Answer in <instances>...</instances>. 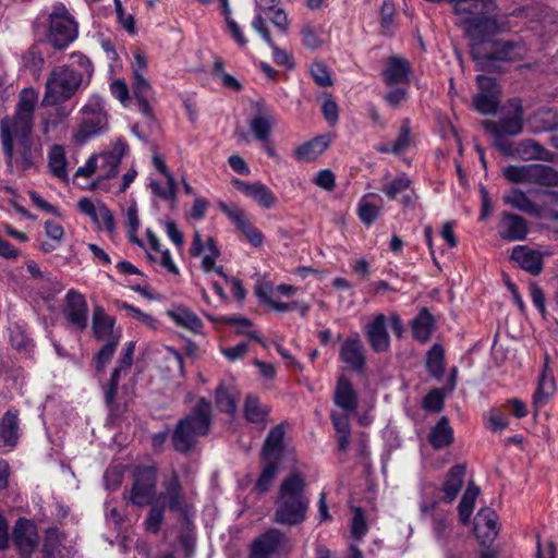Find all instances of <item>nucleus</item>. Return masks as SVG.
<instances>
[{
	"label": "nucleus",
	"mask_w": 558,
	"mask_h": 558,
	"mask_svg": "<svg viewBox=\"0 0 558 558\" xmlns=\"http://www.w3.org/2000/svg\"><path fill=\"white\" fill-rule=\"evenodd\" d=\"M37 101L38 93L33 88H24L19 95L14 113L0 120V142L9 167L15 165L27 170L41 156V149L32 137Z\"/></svg>",
	"instance_id": "f257e3e1"
},
{
	"label": "nucleus",
	"mask_w": 558,
	"mask_h": 558,
	"mask_svg": "<svg viewBox=\"0 0 558 558\" xmlns=\"http://www.w3.org/2000/svg\"><path fill=\"white\" fill-rule=\"evenodd\" d=\"M495 0H457L453 11L466 37L483 41L506 29V23L497 20Z\"/></svg>",
	"instance_id": "f03ea898"
},
{
	"label": "nucleus",
	"mask_w": 558,
	"mask_h": 558,
	"mask_svg": "<svg viewBox=\"0 0 558 558\" xmlns=\"http://www.w3.org/2000/svg\"><path fill=\"white\" fill-rule=\"evenodd\" d=\"M274 521L282 525H298L305 521L310 508L305 475L293 470L278 489Z\"/></svg>",
	"instance_id": "7ed1b4c3"
},
{
	"label": "nucleus",
	"mask_w": 558,
	"mask_h": 558,
	"mask_svg": "<svg viewBox=\"0 0 558 558\" xmlns=\"http://www.w3.org/2000/svg\"><path fill=\"white\" fill-rule=\"evenodd\" d=\"M505 179L513 184L537 185L545 190L537 191L547 198L548 204L558 205V170L544 163L510 165L502 170Z\"/></svg>",
	"instance_id": "20e7f679"
},
{
	"label": "nucleus",
	"mask_w": 558,
	"mask_h": 558,
	"mask_svg": "<svg viewBox=\"0 0 558 558\" xmlns=\"http://www.w3.org/2000/svg\"><path fill=\"white\" fill-rule=\"evenodd\" d=\"M211 422V404L201 398L190 414L180 420L172 434L173 447L177 451L187 452L197 439L206 436Z\"/></svg>",
	"instance_id": "39448f33"
},
{
	"label": "nucleus",
	"mask_w": 558,
	"mask_h": 558,
	"mask_svg": "<svg viewBox=\"0 0 558 558\" xmlns=\"http://www.w3.org/2000/svg\"><path fill=\"white\" fill-rule=\"evenodd\" d=\"M527 49L520 40L474 41L471 54L478 70H489L497 61L512 62L525 58Z\"/></svg>",
	"instance_id": "423d86ee"
},
{
	"label": "nucleus",
	"mask_w": 558,
	"mask_h": 558,
	"mask_svg": "<svg viewBox=\"0 0 558 558\" xmlns=\"http://www.w3.org/2000/svg\"><path fill=\"white\" fill-rule=\"evenodd\" d=\"M523 114L521 101L512 99L501 109L498 120L482 122L484 130L492 136L493 146L500 153L504 146L512 144L508 137H515L523 132Z\"/></svg>",
	"instance_id": "0eeeda50"
},
{
	"label": "nucleus",
	"mask_w": 558,
	"mask_h": 558,
	"mask_svg": "<svg viewBox=\"0 0 558 558\" xmlns=\"http://www.w3.org/2000/svg\"><path fill=\"white\" fill-rule=\"evenodd\" d=\"M82 81V73L68 65L54 68L46 82L41 106H57L69 100L77 92Z\"/></svg>",
	"instance_id": "6e6552de"
},
{
	"label": "nucleus",
	"mask_w": 558,
	"mask_h": 558,
	"mask_svg": "<svg viewBox=\"0 0 558 558\" xmlns=\"http://www.w3.org/2000/svg\"><path fill=\"white\" fill-rule=\"evenodd\" d=\"M388 323L393 333L401 337L403 325L398 314L393 313L387 318L384 314H377L365 326V336L369 347L376 353L388 351L390 347V337L387 330Z\"/></svg>",
	"instance_id": "1a4fd4ad"
},
{
	"label": "nucleus",
	"mask_w": 558,
	"mask_h": 558,
	"mask_svg": "<svg viewBox=\"0 0 558 558\" xmlns=\"http://www.w3.org/2000/svg\"><path fill=\"white\" fill-rule=\"evenodd\" d=\"M83 111L87 117L78 125L73 136L74 141L80 144L102 134L108 128L107 113L102 100L99 97L93 98L89 104L84 107Z\"/></svg>",
	"instance_id": "9d476101"
},
{
	"label": "nucleus",
	"mask_w": 558,
	"mask_h": 558,
	"mask_svg": "<svg viewBox=\"0 0 558 558\" xmlns=\"http://www.w3.org/2000/svg\"><path fill=\"white\" fill-rule=\"evenodd\" d=\"M48 40L57 49H63L77 37V24L65 8L56 9L50 14Z\"/></svg>",
	"instance_id": "9b49d317"
},
{
	"label": "nucleus",
	"mask_w": 558,
	"mask_h": 558,
	"mask_svg": "<svg viewBox=\"0 0 558 558\" xmlns=\"http://www.w3.org/2000/svg\"><path fill=\"white\" fill-rule=\"evenodd\" d=\"M157 469L154 465L137 466L134 472V483L131 501L137 506L151 502L156 495Z\"/></svg>",
	"instance_id": "f8f14e48"
},
{
	"label": "nucleus",
	"mask_w": 558,
	"mask_h": 558,
	"mask_svg": "<svg viewBox=\"0 0 558 558\" xmlns=\"http://www.w3.org/2000/svg\"><path fill=\"white\" fill-rule=\"evenodd\" d=\"M502 148L501 154L504 156L518 158L523 161L554 162L555 160L553 151L532 138H525L518 143L512 142L511 145L504 146Z\"/></svg>",
	"instance_id": "ddd939ff"
},
{
	"label": "nucleus",
	"mask_w": 558,
	"mask_h": 558,
	"mask_svg": "<svg viewBox=\"0 0 558 558\" xmlns=\"http://www.w3.org/2000/svg\"><path fill=\"white\" fill-rule=\"evenodd\" d=\"M12 542L22 558H31L39 542L37 525L29 519L19 518L12 530Z\"/></svg>",
	"instance_id": "4468645a"
},
{
	"label": "nucleus",
	"mask_w": 558,
	"mask_h": 558,
	"mask_svg": "<svg viewBox=\"0 0 558 558\" xmlns=\"http://www.w3.org/2000/svg\"><path fill=\"white\" fill-rule=\"evenodd\" d=\"M218 207L253 246L258 247L263 244V233L248 220L243 209L236 205H228L223 202H219Z\"/></svg>",
	"instance_id": "2eb2a0df"
},
{
	"label": "nucleus",
	"mask_w": 558,
	"mask_h": 558,
	"mask_svg": "<svg viewBox=\"0 0 558 558\" xmlns=\"http://www.w3.org/2000/svg\"><path fill=\"white\" fill-rule=\"evenodd\" d=\"M62 313L68 323L77 330H84L88 322V306L85 296L76 290H70L63 303Z\"/></svg>",
	"instance_id": "dca6fc26"
},
{
	"label": "nucleus",
	"mask_w": 558,
	"mask_h": 558,
	"mask_svg": "<svg viewBox=\"0 0 558 558\" xmlns=\"http://www.w3.org/2000/svg\"><path fill=\"white\" fill-rule=\"evenodd\" d=\"M476 82L478 85V94L473 99L474 108L483 113H494L499 105V89L494 78L477 75Z\"/></svg>",
	"instance_id": "f3484780"
},
{
	"label": "nucleus",
	"mask_w": 558,
	"mask_h": 558,
	"mask_svg": "<svg viewBox=\"0 0 558 558\" xmlns=\"http://www.w3.org/2000/svg\"><path fill=\"white\" fill-rule=\"evenodd\" d=\"M43 558H75L74 544L57 529L46 532L43 544Z\"/></svg>",
	"instance_id": "a211bd4d"
},
{
	"label": "nucleus",
	"mask_w": 558,
	"mask_h": 558,
	"mask_svg": "<svg viewBox=\"0 0 558 558\" xmlns=\"http://www.w3.org/2000/svg\"><path fill=\"white\" fill-rule=\"evenodd\" d=\"M286 543L287 537L281 531L270 529L253 542L250 558H270L274 554L278 553Z\"/></svg>",
	"instance_id": "6ab92c4d"
},
{
	"label": "nucleus",
	"mask_w": 558,
	"mask_h": 558,
	"mask_svg": "<svg viewBox=\"0 0 558 558\" xmlns=\"http://www.w3.org/2000/svg\"><path fill=\"white\" fill-rule=\"evenodd\" d=\"M497 230L499 236L504 240L510 242L523 241L529 233V225L522 216L502 211Z\"/></svg>",
	"instance_id": "aec40b11"
},
{
	"label": "nucleus",
	"mask_w": 558,
	"mask_h": 558,
	"mask_svg": "<svg viewBox=\"0 0 558 558\" xmlns=\"http://www.w3.org/2000/svg\"><path fill=\"white\" fill-rule=\"evenodd\" d=\"M339 357L353 372L362 373L365 366V349L357 336L347 338L340 347Z\"/></svg>",
	"instance_id": "412c9836"
},
{
	"label": "nucleus",
	"mask_w": 558,
	"mask_h": 558,
	"mask_svg": "<svg viewBox=\"0 0 558 558\" xmlns=\"http://www.w3.org/2000/svg\"><path fill=\"white\" fill-rule=\"evenodd\" d=\"M232 183L238 191L263 208L269 209L277 204L276 195L260 182L248 183L236 179Z\"/></svg>",
	"instance_id": "4be33fe9"
},
{
	"label": "nucleus",
	"mask_w": 558,
	"mask_h": 558,
	"mask_svg": "<svg viewBox=\"0 0 558 558\" xmlns=\"http://www.w3.org/2000/svg\"><path fill=\"white\" fill-rule=\"evenodd\" d=\"M544 255L526 245H517L512 248L511 259L523 270L537 276L543 270Z\"/></svg>",
	"instance_id": "5701e85b"
},
{
	"label": "nucleus",
	"mask_w": 558,
	"mask_h": 558,
	"mask_svg": "<svg viewBox=\"0 0 558 558\" xmlns=\"http://www.w3.org/2000/svg\"><path fill=\"white\" fill-rule=\"evenodd\" d=\"M497 514L490 508L482 509L475 517L474 533L482 545L492 543L498 535Z\"/></svg>",
	"instance_id": "b1692460"
},
{
	"label": "nucleus",
	"mask_w": 558,
	"mask_h": 558,
	"mask_svg": "<svg viewBox=\"0 0 558 558\" xmlns=\"http://www.w3.org/2000/svg\"><path fill=\"white\" fill-rule=\"evenodd\" d=\"M335 404L347 413H355L359 407V396L349 378L341 375L338 377L335 392Z\"/></svg>",
	"instance_id": "393cba45"
},
{
	"label": "nucleus",
	"mask_w": 558,
	"mask_h": 558,
	"mask_svg": "<svg viewBox=\"0 0 558 558\" xmlns=\"http://www.w3.org/2000/svg\"><path fill=\"white\" fill-rule=\"evenodd\" d=\"M502 201L506 205H509L510 207L527 214L534 218L543 217V206L534 203L527 196V194L519 187H511L509 191H507L502 196Z\"/></svg>",
	"instance_id": "a878e982"
},
{
	"label": "nucleus",
	"mask_w": 558,
	"mask_h": 558,
	"mask_svg": "<svg viewBox=\"0 0 558 558\" xmlns=\"http://www.w3.org/2000/svg\"><path fill=\"white\" fill-rule=\"evenodd\" d=\"M160 498L167 500L168 507L172 511H179L183 514L187 513V506L184 501V493L175 472L168 480L162 482V492Z\"/></svg>",
	"instance_id": "bb28decb"
},
{
	"label": "nucleus",
	"mask_w": 558,
	"mask_h": 558,
	"mask_svg": "<svg viewBox=\"0 0 558 558\" xmlns=\"http://www.w3.org/2000/svg\"><path fill=\"white\" fill-rule=\"evenodd\" d=\"M128 145L122 140H117L108 150L100 154L102 160L100 168L104 171L102 178L109 179L118 174L119 165L126 151Z\"/></svg>",
	"instance_id": "cd10ccee"
},
{
	"label": "nucleus",
	"mask_w": 558,
	"mask_h": 558,
	"mask_svg": "<svg viewBox=\"0 0 558 558\" xmlns=\"http://www.w3.org/2000/svg\"><path fill=\"white\" fill-rule=\"evenodd\" d=\"M437 502L432 504H421L420 510L422 518L426 520L429 518L432 520L433 533L438 542H445L448 537L449 523L447 521V515L444 511L437 509Z\"/></svg>",
	"instance_id": "c85d7f7f"
},
{
	"label": "nucleus",
	"mask_w": 558,
	"mask_h": 558,
	"mask_svg": "<svg viewBox=\"0 0 558 558\" xmlns=\"http://www.w3.org/2000/svg\"><path fill=\"white\" fill-rule=\"evenodd\" d=\"M132 90L137 100L140 111L145 117L151 118L153 109L150 104L154 100V90L143 73H136L133 76Z\"/></svg>",
	"instance_id": "c756f323"
},
{
	"label": "nucleus",
	"mask_w": 558,
	"mask_h": 558,
	"mask_svg": "<svg viewBox=\"0 0 558 558\" xmlns=\"http://www.w3.org/2000/svg\"><path fill=\"white\" fill-rule=\"evenodd\" d=\"M114 318L107 315L102 306H95L93 311V333L99 341H109L114 336H121L114 330Z\"/></svg>",
	"instance_id": "7c9ffc66"
},
{
	"label": "nucleus",
	"mask_w": 558,
	"mask_h": 558,
	"mask_svg": "<svg viewBox=\"0 0 558 558\" xmlns=\"http://www.w3.org/2000/svg\"><path fill=\"white\" fill-rule=\"evenodd\" d=\"M410 75V63L402 58L391 57L388 60L387 68L383 72L384 81L387 85L407 83Z\"/></svg>",
	"instance_id": "2f4dec72"
},
{
	"label": "nucleus",
	"mask_w": 558,
	"mask_h": 558,
	"mask_svg": "<svg viewBox=\"0 0 558 558\" xmlns=\"http://www.w3.org/2000/svg\"><path fill=\"white\" fill-rule=\"evenodd\" d=\"M275 122L276 120L272 112L268 109H262L250 121V130L257 141L267 143L269 141Z\"/></svg>",
	"instance_id": "473e14b6"
},
{
	"label": "nucleus",
	"mask_w": 558,
	"mask_h": 558,
	"mask_svg": "<svg viewBox=\"0 0 558 558\" xmlns=\"http://www.w3.org/2000/svg\"><path fill=\"white\" fill-rule=\"evenodd\" d=\"M239 396L240 392L232 381L221 383L216 389V404L221 412L232 414L236 411Z\"/></svg>",
	"instance_id": "72a5a7b5"
},
{
	"label": "nucleus",
	"mask_w": 558,
	"mask_h": 558,
	"mask_svg": "<svg viewBox=\"0 0 558 558\" xmlns=\"http://www.w3.org/2000/svg\"><path fill=\"white\" fill-rule=\"evenodd\" d=\"M428 441L435 450H440L453 442V429L446 416L439 418L428 433Z\"/></svg>",
	"instance_id": "f704fd0d"
},
{
	"label": "nucleus",
	"mask_w": 558,
	"mask_h": 558,
	"mask_svg": "<svg viewBox=\"0 0 558 558\" xmlns=\"http://www.w3.org/2000/svg\"><path fill=\"white\" fill-rule=\"evenodd\" d=\"M19 440L17 414L11 411L0 420V447H15Z\"/></svg>",
	"instance_id": "c9c22d12"
},
{
	"label": "nucleus",
	"mask_w": 558,
	"mask_h": 558,
	"mask_svg": "<svg viewBox=\"0 0 558 558\" xmlns=\"http://www.w3.org/2000/svg\"><path fill=\"white\" fill-rule=\"evenodd\" d=\"M168 316L180 327L192 332H201L203 323L201 318L190 308L178 306L168 311Z\"/></svg>",
	"instance_id": "e433bc0d"
},
{
	"label": "nucleus",
	"mask_w": 558,
	"mask_h": 558,
	"mask_svg": "<svg viewBox=\"0 0 558 558\" xmlns=\"http://www.w3.org/2000/svg\"><path fill=\"white\" fill-rule=\"evenodd\" d=\"M283 438L284 429L282 425H277L270 429L263 448L264 460L279 462L283 448Z\"/></svg>",
	"instance_id": "4c0bfd02"
},
{
	"label": "nucleus",
	"mask_w": 558,
	"mask_h": 558,
	"mask_svg": "<svg viewBox=\"0 0 558 558\" xmlns=\"http://www.w3.org/2000/svg\"><path fill=\"white\" fill-rule=\"evenodd\" d=\"M413 337L421 341L426 342L429 340L434 328L435 322L432 314L427 308H422L411 324Z\"/></svg>",
	"instance_id": "58836bf2"
},
{
	"label": "nucleus",
	"mask_w": 558,
	"mask_h": 558,
	"mask_svg": "<svg viewBox=\"0 0 558 558\" xmlns=\"http://www.w3.org/2000/svg\"><path fill=\"white\" fill-rule=\"evenodd\" d=\"M464 475L465 469L463 465L457 464L449 470L442 486L445 500L447 502H451L457 498L458 494L461 490Z\"/></svg>",
	"instance_id": "ea45409f"
},
{
	"label": "nucleus",
	"mask_w": 558,
	"mask_h": 558,
	"mask_svg": "<svg viewBox=\"0 0 558 558\" xmlns=\"http://www.w3.org/2000/svg\"><path fill=\"white\" fill-rule=\"evenodd\" d=\"M533 133L553 132L558 130V113L551 109L537 110L530 120Z\"/></svg>",
	"instance_id": "a19ab883"
},
{
	"label": "nucleus",
	"mask_w": 558,
	"mask_h": 558,
	"mask_svg": "<svg viewBox=\"0 0 558 558\" xmlns=\"http://www.w3.org/2000/svg\"><path fill=\"white\" fill-rule=\"evenodd\" d=\"M80 210L97 220L98 218L102 220L107 229L112 230L114 228V220L111 211L105 205H99L96 207L94 203L88 198H81L78 201Z\"/></svg>",
	"instance_id": "79ce46f5"
},
{
	"label": "nucleus",
	"mask_w": 558,
	"mask_h": 558,
	"mask_svg": "<svg viewBox=\"0 0 558 558\" xmlns=\"http://www.w3.org/2000/svg\"><path fill=\"white\" fill-rule=\"evenodd\" d=\"M329 141L326 136L315 137L298 147L295 150L296 158L303 161L314 160L327 149Z\"/></svg>",
	"instance_id": "37998d69"
},
{
	"label": "nucleus",
	"mask_w": 558,
	"mask_h": 558,
	"mask_svg": "<svg viewBox=\"0 0 558 558\" xmlns=\"http://www.w3.org/2000/svg\"><path fill=\"white\" fill-rule=\"evenodd\" d=\"M49 169L54 177L60 179L61 181H68V171H66V159L64 148L60 145H54L51 147L49 151Z\"/></svg>",
	"instance_id": "c03bdc74"
},
{
	"label": "nucleus",
	"mask_w": 558,
	"mask_h": 558,
	"mask_svg": "<svg viewBox=\"0 0 558 558\" xmlns=\"http://www.w3.org/2000/svg\"><path fill=\"white\" fill-rule=\"evenodd\" d=\"M375 197V194L365 195L357 205V216L366 226L374 223L380 215V206L372 202V198Z\"/></svg>",
	"instance_id": "a18cd8bd"
},
{
	"label": "nucleus",
	"mask_w": 558,
	"mask_h": 558,
	"mask_svg": "<svg viewBox=\"0 0 558 558\" xmlns=\"http://www.w3.org/2000/svg\"><path fill=\"white\" fill-rule=\"evenodd\" d=\"M269 412L267 407H263L256 396L248 395L245 399L244 414L248 422L263 424Z\"/></svg>",
	"instance_id": "49530a36"
},
{
	"label": "nucleus",
	"mask_w": 558,
	"mask_h": 558,
	"mask_svg": "<svg viewBox=\"0 0 558 558\" xmlns=\"http://www.w3.org/2000/svg\"><path fill=\"white\" fill-rule=\"evenodd\" d=\"M555 391V383L546 369L543 371L536 391L533 395V401L536 407H543Z\"/></svg>",
	"instance_id": "de8ad7c7"
},
{
	"label": "nucleus",
	"mask_w": 558,
	"mask_h": 558,
	"mask_svg": "<svg viewBox=\"0 0 558 558\" xmlns=\"http://www.w3.org/2000/svg\"><path fill=\"white\" fill-rule=\"evenodd\" d=\"M480 489L476 486L469 485L463 494L459 506V518L462 524H468L470 517L474 509L475 499L478 496Z\"/></svg>",
	"instance_id": "09e8293b"
},
{
	"label": "nucleus",
	"mask_w": 558,
	"mask_h": 558,
	"mask_svg": "<svg viewBox=\"0 0 558 558\" xmlns=\"http://www.w3.org/2000/svg\"><path fill=\"white\" fill-rule=\"evenodd\" d=\"M444 348L435 343L426 354V367L428 373L436 378L444 375Z\"/></svg>",
	"instance_id": "8fccbe9b"
},
{
	"label": "nucleus",
	"mask_w": 558,
	"mask_h": 558,
	"mask_svg": "<svg viewBox=\"0 0 558 558\" xmlns=\"http://www.w3.org/2000/svg\"><path fill=\"white\" fill-rule=\"evenodd\" d=\"M219 10L226 17L227 27L233 39L240 45L245 46L247 40L238 23L231 17V9L228 0H219Z\"/></svg>",
	"instance_id": "3c124183"
},
{
	"label": "nucleus",
	"mask_w": 558,
	"mask_h": 558,
	"mask_svg": "<svg viewBox=\"0 0 558 558\" xmlns=\"http://www.w3.org/2000/svg\"><path fill=\"white\" fill-rule=\"evenodd\" d=\"M266 463L263 468V471L260 473V476L258 477L255 489L258 490V493L264 494L267 490H269L279 468V462L271 461V460H265Z\"/></svg>",
	"instance_id": "603ef678"
},
{
	"label": "nucleus",
	"mask_w": 558,
	"mask_h": 558,
	"mask_svg": "<svg viewBox=\"0 0 558 558\" xmlns=\"http://www.w3.org/2000/svg\"><path fill=\"white\" fill-rule=\"evenodd\" d=\"M223 322L228 325H234L238 327L236 332L241 335H245L246 337L259 342L262 345L266 347V343L259 337L257 331L251 330L252 322L245 317L241 316H227L223 318Z\"/></svg>",
	"instance_id": "864d4df0"
},
{
	"label": "nucleus",
	"mask_w": 558,
	"mask_h": 558,
	"mask_svg": "<svg viewBox=\"0 0 558 558\" xmlns=\"http://www.w3.org/2000/svg\"><path fill=\"white\" fill-rule=\"evenodd\" d=\"M120 339L121 336H114L111 338V340L105 341V344L101 347L94 359L97 371H102L111 361Z\"/></svg>",
	"instance_id": "5fc2aeb1"
},
{
	"label": "nucleus",
	"mask_w": 558,
	"mask_h": 558,
	"mask_svg": "<svg viewBox=\"0 0 558 558\" xmlns=\"http://www.w3.org/2000/svg\"><path fill=\"white\" fill-rule=\"evenodd\" d=\"M411 183V180L403 174L385 184L381 191L390 199H396L399 194L405 192L410 187Z\"/></svg>",
	"instance_id": "6e6d98bb"
},
{
	"label": "nucleus",
	"mask_w": 558,
	"mask_h": 558,
	"mask_svg": "<svg viewBox=\"0 0 558 558\" xmlns=\"http://www.w3.org/2000/svg\"><path fill=\"white\" fill-rule=\"evenodd\" d=\"M301 35H302V44L312 50H316L322 47L323 39L319 36V33L315 28V26L312 23H305L303 24L301 28Z\"/></svg>",
	"instance_id": "4d7b16f0"
},
{
	"label": "nucleus",
	"mask_w": 558,
	"mask_h": 558,
	"mask_svg": "<svg viewBox=\"0 0 558 558\" xmlns=\"http://www.w3.org/2000/svg\"><path fill=\"white\" fill-rule=\"evenodd\" d=\"M204 247L205 252L203 253L202 268L204 271L209 272L214 269V263L219 257L220 251L211 236L207 238Z\"/></svg>",
	"instance_id": "13d9d810"
},
{
	"label": "nucleus",
	"mask_w": 558,
	"mask_h": 558,
	"mask_svg": "<svg viewBox=\"0 0 558 558\" xmlns=\"http://www.w3.org/2000/svg\"><path fill=\"white\" fill-rule=\"evenodd\" d=\"M411 143V125L408 119L403 120L400 126L399 135L392 144L391 154L399 155L404 151Z\"/></svg>",
	"instance_id": "bf43d9fd"
},
{
	"label": "nucleus",
	"mask_w": 558,
	"mask_h": 558,
	"mask_svg": "<svg viewBox=\"0 0 558 558\" xmlns=\"http://www.w3.org/2000/svg\"><path fill=\"white\" fill-rule=\"evenodd\" d=\"M310 73L318 86L328 87L332 85L330 73L322 61L313 62L310 66Z\"/></svg>",
	"instance_id": "052dcab7"
},
{
	"label": "nucleus",
	"mask_w": 558,
	"mask_h": 558,
	"mask_svg": "<svg viewBox=\"0 0 558 558\" xmlns=\"http://www.w3.org/2000/svg\"><path fill=\"white\" fill-rule=\"evenodd\" d=\"M167 179V186H162L157 181H151L149 184V187L151 189V192L162 198V199H173L175 197V180L173 175H168Z\"/></svg>",
	"instance_id": "680f3d73"
},
{
	"label": "nucleus",
	"mask_w": 558,
	"mask_h": 558,
	"mask_svg": "<svg viewBox=\"0 0 558 558\" xmlns=\"http://www.w3.org/2000/svg\"><path fill=\"white\" fill-rule=\"evenodd\" d=\"M165 507L153 506L145 520L146 530L150 533L157 534L160 531V526L163 521Z\"/></svg>",
	"instance_id": "e2e57ef3"
},
{
	"label": "nucleus",
	"mask_w": 558,
	"mask_h": 558,
	"mask_svg": "<svg viewBox=\"0 0 558 558\" xmlns=\"http://www.w3.org/2000/svg\"><path fill=\"white\" fill-rule=\"evenodd\" d=\"M367 532V523L365 520L364 512L361 508H354L353 518L351 522V533L352 536L360 539Z\"/></svg>",
	"instance_id": "0e129e2a"
},
{
	"label": "nucleus",
	"mask_w": 558,
	"mask_h": 558,
	"mask_svg": "<svg viewBox=\"0 0 558 558\" xmlns=\"http://www.w3.org/2000/svg\"><path fill=\"white\" fill-rule=\"evenodd\" d=\"M444 407V395L439 389L430 390L423 399V408L427 411L439 412Z\"/></svg>",
	"instance_id": "69168bd1"
},
{
	"label": "nucleus",
	"mask_w": 558,
	"mask_h": 558,
	"mask_svg": "<svg viewBox=\"0 0 558 558\" xmlns=\"http://www.w3.org/2000/svg\"><path fill=\"white\" fill-rule=\"evenodd\" d=\"M349 414L350 413H331V422L333 425V428L336 430V434H351L350 428V421H349Z\"/></svg>",
	"instance_id": "338daca9"
},
{
	"label": "nucleus",
	"mask_w": 558,
	"mask_h": 558,
	"mask_svg": "<svg viewBox=\"0 0 558 558\" xmlns=\"http://www.w3.org/2000/svg\"><path fill=\"white\" fill-rule=\"evenodd\" d=\"M322 111L330 125H335L338 122L339 109L335 100L330 98L325 99L322 106Z\"/></svg>",
	"instance_id": "774afa93"
}]
</instances>
